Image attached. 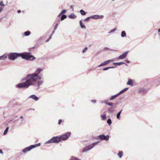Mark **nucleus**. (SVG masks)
<instances>
[{"mask_svg":"<svg viewBox=\"0 0 160 160\" xmlns=\"http://www.w3.org/2000/svg\"><path fill=\"white\" fill-rule=\"evenodd\" d=\"M60 142V138L59 136L53 137L50 140L46 142L45 144H47L50 143H57Z\"/></svg>","mask_w":160,"mask_h":160,"instance_id":"20e7f679","label":"nucleus"},{"mask_svg":"<svg viewBox=\"0 0 160 160\" xmlns=\"http://www.w3.org/2000/svg\"><path fill=\"white\" fill-rule=\"evenodd\" d=\"M71 133L70 132H68L65 134L59 137L60 138V141L61 140L65 141L67 140L70 136Z\"/></svg>","mask_w":160,"mask_h":160,"instance_id":"423d86ee","label":"nucleus"},{"mask_svg":"<svg viewBox=\"0 0 160 160\" xmlns=\"http://www.w3.org/2000/svg\"><path fill=\"white\" fill-rule=\"evenodd\" d=\"M51 38V37H50V39Z\"/></svg>","mask_w":160,"mask_h":160,"instance_id":"6e6d98bb","label":"nucleus"},{"mask_svg":"<svg viewBox=\"0 0 160 160\" xmlns=\"http://www.w3.org/2000/svg\"><path fill=\"white\" fill-rule=\"evenodd\" d=\"M21 10H18V11L17 12L18 13H20L21 12Z\"/></svg>","mask_w":160,"mask_h":160,"instance_id":"de8ad7c7","label":"nucleus"},{"mask_svg":"<svg viewBox=\"0 0 160 160\" xmlns=\"http://www.w3.org/2000/svg\"><path fill=\"white\" fill-rule=\"evenodd\" d=\"M116 30H117L116 28H114L111 30L109 32H108V33H112V32L116 31Z\"/></svg>","mask_w":160,"mask_h":160,"instance_id":"bb28decb","label":"nucleus"},{"mask_svg":"<svg viewBox=\"0 0 160 160\" xmlns=\"http://www.w3.org/2000/svg\"><path fill=\"white\" fill-rule=\"evenodd\" d=\"M62 122V120L61 119H60L59 120L58 124H61V122Z\"/></svg>","mask_w":160,"mask_h":160,"instance_id":"79ce46f5","label":"nucleus"},{"mask_svg":"<svg viewBox=\"0 0 160 160\" xmlns=\"http://www.w3.org/2000/svg\"><path fill=\"white\" fill-rule=\"evenodd\" d=\"M115 68V67H113V66L109 67H107V68H103V70H104V71L107 70H108V69H109L114 68Z\"/></svg>","mask_w":160,"mask_h":160,"instance_id":"412c9836","label":"nucleus"},{"mask_svg":"<svg viewBox=\"0 0 160 160\" xmlns=\"http://www.w3.org/2000/svg\"><path fill=\"white\" fill-rule=\"evenodd\" d=\"M42 77L39 76V75H37V77L35 78L32 77L26 79V81L25 82L19 83L16 85L17 88H27L30 86L35 85L37 83V81L38 79L41 80Z\"/></svg>","mask_w":160,"mask_h":160,"instance_id":"f257e3e1","label":"nucleus"},{"mask_svg":"<svg viewBox=\"0 0 160 160\" xmlns=\"http://www.w3.org/2000/svg\"><path fill=\"white\" fill-rule=\"evenodd\" d=\"M122 91H123V92H124V90H123V89L122 90Z\"/></svg>","mask_w":160,"mask_h":160,"instance_id":"864d4df0","label":"nucleus"},{"mask_svg":"<svg viewBox=\"0 0 160 160\" xmlns=\"http://www.w3.org/2000/svg\"><path fill=\"white\" fill-rule=\"evenodd\" d=\"M128 52L127 51L125 52L122 54L120 55L118 58L120 59H122L125 58L127 55Z\"/></svg>","mask_w":160,"mask_h":160,"instance_id":"9b49d317","label":"nucleus"},{"mask_svg":"<svg viewBox=\"0 0 160 160\" xmlns=\"http://www.w3.org/2000/svg\"><path fill=\"white\" fill-rule=\"evenodd\" d=\"M158 32H160V28L158 29Z\"/></svg>","mask_w":160,"mask_h":160,"instance_id":"603ef678","label":"nucleus"},{"mask_svg":"<svg viewBox=\"0 0 160 160\" xmlns=\"http://www.w3.org/2000/svg\"><path fill=\"white\" fill-rule=\"evenodd\" d=\"M101 117H102V120H104L106 119V114L104 115H101Z\"/></svg>","mask_w":160,"mask_h":160,"instance_id":"c756f323","label":"nucleus"},{"mask_svg":"<svg viewBox=\"0 0 160 160\" xmlns=\"http://www.w3.org/2000/svg\"><path fill=\"white\" fill-rule=\"evenodd\" d=\"M122 111V110L120 111L119 112H118L117 115V118L118 119H120V114L121 113V112Z\"/></svg>","mask_w":160,"mask_h":160,"instance_id":"5701e85b","label":"nucleus"},{"mask_svg":"<svg viewBox=\"0 0 160 160\" xmlns=\"http://www.w3.org/2000/svg\"><path fill=\"white\" fill-rule=\"evenodd\" d=\"M113 1H114V0H113Z\"/></svg>","mask_w":160,"mask_h":160,"instance_id":"4d7b16f0","label":"nucleus"},{"mask_svg":"<svg viewBox=\"0 0 160 160\" xmlns=\"http://www.w3.org/2000/svg\"><path fill=\"white\" fill-rule=\"evenodd\" d=\"M43 83V81L42 80L38 82L37 86V88L36 89H38L40 85L42 84Z\"/></svg>","mask_w":160,"mask_h":160,"instance_id":"ddd939ff","label":"nucleus"},{"mask_svg":"<svg viewBox=\"0 0 160 160\" xmlns=\"http://www.w3.org/2000/svg\"><path fill=\"white\" fill-rule=\"evenodd\" d=\"M79 24L81 27L82 28L85 29L86 28V27L83 24L82 22V20H81L79 21Z\"/></svg>","mask_w":160,"mask_h":160,"instance_id":"dca6fc26","label":"nucleus"},{"mask_svg":"<svg viewBox=\"0 0 160 160\" xmlns=\"http://www.w3.org/2000/svg\"><path fill=\"white\" fill-rule=\"evenodd\" d=\"M29 98H32L35 101H37L39 99V98L35 95H30L29 97Z\"/></svg>","mask_w":160,"mask_h":160,"instance_id":"f8f14e48","label":"nucleus"},{"mask_svg":"<svg viewBox=\"0 0 160 160\" xmlns=\"http://www.w3.org/2000/svg\"><path fill=\"white\" fill-rule=\"evenodd\" d=\"M107 105L109 106H112L113 105V103L111 102H108Z\"/></svg>","mask_w":160,"mask_h":160,"instance_id":"e433bc0d","label":"nucleus"},{"mask_svg":"<svg viewBox=\"0 0 160 160\" xmlns=\"http://www.w3.org/2000/svg\"><path fill=\"white\" fill-rule=\"evenodd\" d=\"M91 18V16L89 17H88L87 18L84 19L83 20V21L84 22H86L87 21H88L89 20V19Z\"/></svg>","mask_w":160,"mask_h":160,"instance_id":"2f4dec72","label":"nucleus"},{"mask_svg":"<svg viewBox=\"0 0 160 160\" xmlns=\"http://www.w3.org/2000/svg\"><path fill=\"white\" fill-rule=\"evenodd\" d=\"M33 148V147H32V145L29 147L25 148L22 150V152L23 153H25L28 151H30L31 149Z\"/></svg>","mask_w":160,"mask_h":160,"instance_id":"9d476101","label":"nucleus"},{"mask_svg":"<svg viewBox=\"0 0 160 160\" xmlns=\"http://www.w3.org/2000/svg\"><path fill=\"white\" fill-rule=\"evenodd\" d=\"M98 137L102 140L108 141L109 140V136L108 135L105 136L103 135H99Z\"/></svg>","mask_w":160,"mask_h":160,"instance_id":"0eeeda50","label":"nucleus"},{"mask_svg":"<svg viewBox=\"0 0 160 160\" xmlns=\"http://www.w3.org/2000/svg\"><path fill=\"white\" fill-rule=\"evenodd\" d=\"M67 11L66 10H62L61 13V14H63L64 13L66 12Z\"/></svg>","mask_w":160,"mask_h":160,"instance_id":"72a5a7b5","label":"nucleus"},{"mask_svg":"<svg viewBox=\"0 0 160 160\" xmlns=\"http://www.w3.org/2000/svg\"><path fill=\"white\" fill-rule=\"evenodd\" d=\"M87 49H88V48H85L83 50L82 52L84 53V52H85L86 51V50H87Z\"/></svg>","mask_w":160,"mask_h":160,"instance_id":"4c0bfd02","label":"nucleus"},{"mask_svg":"<svg viewBox=\"0 0 160 160\" xmlns=\"http://www.w3.org/2000/svg\"><path fill=\"white\" fill-rule=\"evenodd\" d=\"M62 14H61V13H60V14L58 15V17H60Z\"/></svg>","mask_w":160,"mask_h":160,"instance_id":"3c124183","label":"nucleus"},{"mask_svg":"<svg viewBox=\"0 0 160 160\" xmlns=\"http://www.w3.org/2000/svg\"><path fill=\"white\" fill-rule=\"evenodd\" d=\"M92 102L93 103H95L96 102V100H92Z\"/></svg>","mask_w":160,"mask_h":160,"instance_id":"37998d69","label":"nucleus"},{"mask_svg":"<svg viewBox=\"0 0 160 160\" xmlns=\"http://www.w3.org/2000/svg\"><path fill=\"white\" fill-rule=\"evenodd\" d=\"M128 89V88H124L123 89V90H124V92H125V91H127Z\"/></svg>","mask_w":160,"mask_h":160,"instance_id":"a19ab883","label":"nucleus"},{"mask_svg":"<svg viewBox=\"0 0 160 160\" xmlns=\"http://www.w3.org/2000/svg\"><path fill=\"white\" fill-rule=\"evenodd\" d=\"M68 17L71 19H75L76 18V16L74 14H71L68 16Z\"/></svg>","mask_w":160,"mask_h":160,"instance_id":"a211bd4d","label":"nucleus"},{"mask_svg":"<svg viewBox=\"0 0 160 160\" xmlns=\"http://www.w3.org/2000/svg\"><path fill=\"white\" fill-rule=\"evenodd\" d=\"M98 142H99L98 141L96 142L93 143L88 146L86 147L82 150V152H84L89 150L93 148L96 145Z\"/></svg>","mask_w":160,"mask_h":160,"instance_id":"39448f33","label":"nucleus"},{"mask_svg":"<svg viewBox=\"0 0 160 160\" xmlns=\"http://www.w3.org/2000/svg\"><path fill=\"white\" fill-rule=\"evenodd\" d=\"M121 36L122 37H124L126 36V33L125 31L122 32Z\"/></svg>","mask_w":160,"mask_h":160,"instance_id":"aec40b11","label":"nucleus"},{"mask_svg":"<svg viewBox=\"0 0 160 160\" xmlns=\"http://www.w3.org/2000/svg\"><path fill=\"white\" fill-rule=\"evenodd\" d=\"M114 60V59L113 60H107V61H106L105 62H104L102 63L101 64H100V65H99L98 66V67H100L102 66H104L105 65H106V64H108L110 62H112Z\"/></svg>","mask_w":160,"mask_h":160,"instance_id":"1a4fd4ad","label":"nucleus"},{"mask_svg":"<svg viewBox=\"0 0 160 160\" xmlns=\"http://www.w3.org/2000/svg\"><path fill=\"white\" fill-rule=\"evenodd\" d=\"M0 6H5L3 3L2 1H1L0 2Z\"/></svg>","mask_w":160,"mask_h":160,"instance_id":"f704fd0d","label":"nucleus"},{"mask_svg":"<svg viewBox=\"0 0 160 160\" xmlns=\"http://www.w3.org/2000/svg\"><path fill=\"white\" fill-rule=\"evenodd\" d=\"M40 145V143H39L38 144H37L35 145H32V147H33V148H34L39 146Z\"/></svg>","mask_w":160,"mask_h":160,"instance_id":"c85d7f7f","label":"nucleus"},{"mask_svg":"<svg viewBox=\"0 0 160 160\" xmlns=\"http://www.w3.org/2000/svg\"><path fill=\"white\" fill-rule=\"evenodd\" d=\"M126 62H127V63H129V62H130L129 61H128V60L126 61Z\"/></svg>","mask_w":160,"mask_h":160,"instance_id":"8fccbe9b","label":"nucleus"},{"mask_svg":"<svg viewBox=\"0 0 160 160\" xmlns=\"http://www.w3.org/2000/svg\"><path fill=\"white\" fill-rule=\"evenodd\" d=\"M2 10H3V8L2 7H0V13Z\"/></svg>","mask_w":160,"mask_h":160,"instance_id":"c03bdc74","label":"nucleus"},{"mask_svg":"<svg viewBox=\"0 0 160 160\" xmlns=\"http://www.w3.org/2000/svg\"><path fill=\"white\" fill-rule=\"evenodd\" d=\"M23 118V116H20V118H21V119L22 118Z\"/></svg>","mask_w":160,"mask_h":160,"instance_id":"09e8293b","label":"nucleus"},{"mask_svg":"<svg viewBox=\"0 0 160 160\" xmlns=\"http://www.w3.org/2000/svg\"><path fill=\"white\" fill-rule=\"evenodd\" d=\"M43 68H38L35 71L34 73L28 74L27 75L26 77L22 79V81H23L26 80V79L33 77V78H36L37 77V75H39V73L43 71Z\"/></svg>","mask_w":160,"mask_h":160,"instance_id":"7ed1b4c3","label":"nucleus"},{"mask_svg":"<svg viewBox=\"0 0 160 160\" xmlns=\"http://www.w3.org/2000/svg\"><path fill=\"white\" fill-rule=\"evenodd\" d=\"M101 102L102 103H105L107 104L108 102V101L105 100L104 101H101Z\"/></svg>","mask_w":160,"mask_h":160,"instance_id":"473e14b6","label":"nucleus"},{"mask_svg":"<svg viewBox=\"0 0 160 160\" xmlns=\"http://www.w3.org/2000/svg\"><path fill=\"white\" fill-rule=\"evenodd\" d=\"M21 56L22 58L26 60H32L35 58L29 53H22L19 54L17 53H10L8 55V58L10 60H14L18 57Z\"/></svg>","mask_w":160,"mask_h":160,"instance_id":"f03ea898","label":"nucleus"},{"mask_svg":"<svg viewBox=\"0 0 160 160\" xmlns=\"http://www.w3.org/2000/svg\"><path fill=\"white\" fill-rule=\"evenodd\" d=\"M103 18L104 16L103 15H95L91 16V18L94 19H102Z\"/></svg>","mask_w":160,"mask_h":160,"instance_id":"6e6552de","label":"nucleus"},{"mask_svg":"<svg viewBox=\"0 0 160 160\" xmlns=\"http://www.w3.org/2000/svg\"><path fill=\"white\" fill-rule=\"evenodd\" d=\"M7 57V56L6 54H4L2 56H0V60H5Z\"/></svg>","mask_w":160,"mask_h":160,"instance_id":"f3484780","label":"nucleus"},{"mask_svg":"<svg viewBox=\"0 0 160 160\" xmlns=\"http://www.w3.org/2000/svg\"><path fill=\"white\" fill-rule=\"evenodd\" d=\"M107 123L109 126H110L112 123V121L110 119H108L107 121Z\"/></svg>","mask_w":160,"mask_h":160,"instance_id":"cd10ccee","label":"nucleus"},{"mask_svg":"<svg viewBox=\"0 0 160 160\" xmlns=\"http://www.w3.org/2000/svg\"><path fill=\"white\" fill-rule=\"evenodd\" d=\"M80 12L81 14L82 15H84L86 14V13L83 10H81L80 11Z\"/></svg>","mask_w":160,"mask_h":160,"instance_id":"393cba45","label":"nucleus"},{"mask_svg":"<svg viewBox=\"0 0 160 160\" xmlns=\"http://www.w3.org/2000/svg\"><path fill=\"white\" fill-rule=\"evenodd\" d=\"M0 153H1L2 154H3V152L1 149H0Z\"/></svg>","mask_w":160,"mask_h":160,"instance_id":"a18cd8bd","label":"nucleus"},{"mask_svg":"<svg viewBox=\"0 0 160 160\" xmlns=\"http://www.w3.org/2000/svg\"><path fill=\"white\" fill-rule=\"evenodd\" d=\"M108 111L109 113H112L113 112L111 108H109L108 109Z\"/></svg>","mask_w":160,"mask_h":160,"instance_id":"c9c22d12","label":"nucleus"},{"mask_svg":"<svg viewBox=\"0 0 160 160\" xmlns=\"http://www.w3.org/2000/svg\"><path fill=\"white\" fill-rule=\"evenodd\" d=\"M123 155V152L122 151H119L118 154V155L119 158H121Z\"/></svg>","mask_w":160,"mask_h":160,"instance_id":"b1692460","label":"nucleus"},{"mask_svg":"<svg viewBox=\"0 0 160 160\" xmlns=\"http://www.w3.org/2000/svg\"><path fill=\"white\" fill-rule=\"evenodd\" d=\"M67 18V16L65 15H62L61 18V21H62Z\"/></svg>","mask_w":160,"mask_h":160,"instance_id":"4be33fe9","label":"nucleus"},{"mask_svg":"<svg viewBox=\"0 0 160 160\" xmlns=\"http://www.w3.org/2000/svg\"><path fill=\"white\" fill-rule=\"evenodd\" d=\"M8 128H9L8 127L6 128V129L5 131H4V133H3L4 135H5L7 133Z\"/></svg>","mask_w":160,"mask_h":160,"instance_id":"7c9ffc66","label":"nucleus"},{"mask_svg":"<svg viewBox=\"0 0 160 160\" xmlns=\"http://www.w3.org/2000/svg\"><path fill=\"white\" fill-rule=\"evenodd\" d=\"M118 96V95L117 94L115 95L112 96L110 98V100H112L113 99L116 98Z\"/></svg>","mask_w":160,"mask_h":160,"instance_id":"6ab92c4d","label":"nucleus"},{"mask_svg":"<svg viewBox=\"0 0 160 160\" xmlns=\"http://www.w3.org/2000/svg\"><path fill=\"white\" fill-rule=\"evenodd\" d=\"M104 49L105 50H109V49L108 48H104Z\"/></svg>","mask_w":160,"mask_h":160,"instance_id":"49530a36","label":"nucleus"},{"mask_svg":"<svg viewBox=\"0 0 160 160\" xmlns=\"http://www.w3.org/2000/svg\"><path fill=\"white\" fill-rule=\"evenodd\" d=\"M49 41V40H47V41H46V42H48Z\"/></svg>","mask_w":160,"mask_h":160,"instance_id":"5fc2aeb1","label":"nucleus"},{"mask_svg":"<svg viewBox=\"0 0 160 160\" xmlns=\"http://www.w3.org/2000/svg\"><path fill=\"white\" fill-rule=\"evenodd\" d=\"M133 82L132 79H129L128 82L127 83V84L128 85H130L131 86H133Z\"/></svg>","mask_w":160,"mask_h":160,"instance_id":"2eb2a0df","label":"nucleus"},{"mask_svg":"<svg viewBox=\"0 0 160 160\" xmlns=\"http://www.w3.org/2000/svg\"><path fill=\"white\" fill-rule=\"evenodd\" d=\"M113 64L115 65L116 66H120L122 64H125V65L127 66V65L126 64H125V62H113Z\"/></svg>","mask_w":160,"mask_h":160,"instance_id":"4468645a","label":"nucleus"},{"mask_svg":"<svg viewBox=\"0 0 160 160\" xmlns=\"http://www.w3.org/2000/svg\"><path fill=\"white\" fill-rule=\"evenodd\" d=\"M30 32L29 31H27L24 32V35L26 36H28L30 35Z\"/></svg>","mask_w":160,"mask_h":160,"instance_id":"a878e982","label":"nucleus"},{"mask_svg":"<svg viewBox=\"0 0 160 160\" xmlns=\"http://www.w3.org/2000/svg\"><path fill=\"white\" fill-rule=\"evenodd\" d=\"M123 91L121 90V91L120 92H119L117 94L119 96V95L123 93Z\"/></svg>","mask_w":160,"mask_h":160,"instance_id":"ea45409f","label":"nucleus"},{"mask_svg":"<svg viewBox=\"0 0 160 160\" xmlns=\"http://www.w3.org/2000/svg\"><path fill=\"white\" fill-rule=\"evenodd\" d=\"M58 24H56L55 27H54V30H55L56 29H57V27H58Z\"/></svg>","mask_w":160,"mask_h":160,"instance_id":"58836bf2","label":"nucleus"}]
</instances>
